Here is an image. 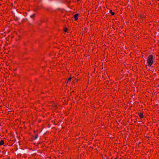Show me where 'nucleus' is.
I'll return each mask as SVG.
<instances>
[{"label":"nucleus","mask_w":159,"mask_h":159,"mask_svg":"<svg viewBox=\"0 0 159 159\" xmlns=\"http://www.w3.org/2000/svg\"><path fill=\"white\" fill-rule=\"evenodd\" d=\"M35 15L34 14H33L32 15L30 16V17L31 18H33L34 17Z\"/></svg>","instance_id":"0eeeda50"},{"label":"nucleus","mask_w":159,"mask_h":159,"mask_svg":"<svg viewBox=\"0 0 159 159\" xmlns=\"http://www.w3.org/2000/svg\"><path fill=\"white\" fill-rule=\"evenodd\" d=\"M52 107L53 108H54L56 109L58 108V106L54 103L53 104H52Z\"/></svg>","instance_id":"7ed1b4c3"},{"label":"nucleus","mask_w":159,"mask_h":159,"mask_svg":"<svg viewBox=\"0 0 159 159\" xmlns=\"http://www.w3.org/2000/svg\"><path fill=\"white\" fill-rule=\"evenodd\" d=\"M4 143V142L3 140H1L0 141V145H2Z\"/></svg>","instance_id":"20e7f679"},{"label":"nucleus","mask_w":159,"mask_h":159,"mask_svg":"<svg viewBox=\"0 0 159 159\" xmlns=\"http://www.w3.org/2000/svg\"><path fill=\"white\" fill-rule=\"evenodd\" d=\"M110 13L111 14V15H112V16H113L115 14V13L112 12V10H111L110 11Z\"/></svg>","instance_id":"39448f33"},{"label":"nucleus","mask_w":159,"mask_h":159,"mask_svg":"<svg viewBox=\"0 0 159 159\" xmlns=\"http://www.w3.org/2000/svg\"><path fill=\"white\" fill-rule=\"evenodd\" d=\"M71 78H70V77L69 78H68V80H67V82H68L69 81H70V80H71Z\"/></svg>","instance_id":"6e6552de"},{"label":"nucleus","mask_w":159,"mask_h":159,"mask_svg":"<svg viewBox=\"0 0 159 159\" xmlns=\"http://www.w3.org/2000/svg\"><path fill=\"white\" fill-rule=\"evenodd\" d=\"M79 16V14L78 13H76L74 16V17L75 18V20L76 21L78 19Z\"/></svg>","instance_id":"f03ea898"},{"label":"nucleus","mask_w":159,"mask_h":159,"mask_svg":"<svg viewBox=\"0 0 159 159\" xmlns=\"http://www.w3.org/2000/svg\"><path fill=\"white\" fill-rule=\"evenodd\" d=\"M67 29L66 28L64 30V31L65 32H66L67 31Z\"/></svg>","instance_id":"1a4fd4ad"},{"label":"nucleus","mask_w":159,"mask_h":159,"mask_svg":"<svg viewBox=\"0 0 159 159\" xmlns=\"http://www.w3.org/2000/svg\"><path fill=\"white\" fill-rule=\"evenodd\" d=\"M38 136L37 135L36 136L35 138V139H36L37 138Z\"/></svg>","instance_id":"9d476101"},{"label":"nucleus","mask_w":159,"mask_h":159,"mask_svg":"<svg viewBox=\"0 0 159 159\" xmlns=\"http://www.w3.org/2000/svg\"><path fill=\"white\" fill-rule=\"evenodd\" d=\"M154 61V58L152 55H149L147 60V64L149 67H151Z\"/></svg>","instance_id":"f257e3e1"},{"label":"nucleus","mask_w":159,"mask_h":159,"mask_svg":"<svg viewBox=\"0 0 159 159\" xmlns=\"http://www.w3.org/2000/svg\"><path fill=\"white\" fill-rule=\"evenodd\" d=\"M139 116L141 118H142L143 117V114L142 113H140Z\"/></svg>","instance_id":"423d86ee"}]
</instances>
